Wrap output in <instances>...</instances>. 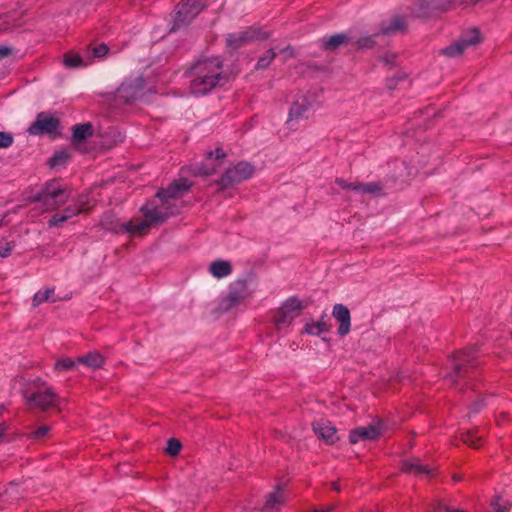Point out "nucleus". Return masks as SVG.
Instances as JSON below:
<instances>
[{
	"label": "nucleus",
	"mask_w": 512,
	"mask_h": 512,
	"mask_svg": "<svg viewBox=\"0 0 512 512\" xmlns=\"http://www.w3.org/2000/svg\"><path fill=\"white\" fill-rule=\"evenodd\" d=\"M458 6H460L459 0H417L414 3L413 13L417 17H425L433 12H444Z\"/></svg>",
	"instance_id": "9"
},
{
	"label": "nucleus",
	"mask_w": 512,
	"mask_h": 512,
	"mask_svg": "<svg viewBox=\"0 0 512 512\" xmlns=\"http://www.w3.org/2000/svg\"><path fill=\"white\" fill-rule=\"evenodd\" d=\"M335 183L344 190L359 192V182H349L343 178H336Z\"/></svg>",
	"instance_id": "36"
},
{
	"label": "nucleus",
	"mask_w": 512,
	"mask_h": 512,
	"mask_svg": "<svg viewBox=\"0 0 512 512\" xmlns=\"http://www.w3.org/2000/svg\"><path fill=\"white\" fill-rule=\"evenodd\" d=\"M13 27L10 17L7 15L0 16V34L10 30Z\"/></svg>",
	"instance_id": "41"
},
{
	"label": "nucleus",
	"mask_w": 512,
	"mask_h": 512,
	"mask_svg": "<svg viewBox=\"0 0 512 512\" xmlns=\"http://www.w3.org/2000/svg\"><path fill=\"white\" fill-rule=\"evenodd\" d=\"M90 50L95 58H102L108 53L109 48L104 43H101L92 48L89 47L88 52H90Z\"/></svg>",
	"instance_id": "39"
},
{
	"label": "nucleus",
	"mask_w": 512,
	"mask_h": 512,
	"mask_svg": "<svg viewBox=\"0 0 512 512\" xmlns=\"http://www.w3.org/2000/svg\"><path fill=\"white\" fill-rule=\"evenodd\" d=\"M276 53L273 49H269L265 52V54L260 57L257 61L256 68L257 69H265L267 68L272 60L275 58Z\"/></svg>",
	"instance_id": "34"
},
{
	"label": "nucleus",
	"mask_w": 512,
	"mask_h": 512,
	"mask_svg": "<svg viewBox=\"0 0 512 512\" xmlns=\"http://www.w3.org/2000/svg\"><path fill=\"white\" fill-rule=\"evenodd\" d=\"M251 296V292L248 289L247 282L244 280H237L230 284L229 292L225 299L221 303V307L224 310H230Z\"/></svg>",
	"instance_id": "11"
},
{
	"label": "nucleus",
	"mask_w": 512,
	"mask_h": 512,
	"mask_svg": "<svg viewBox=\"0 0 512 512\" xmlns=\"http://www.w3.org/2000/svg\"><path fill=\"white\" fill-rule=\"evenodd\" d=\"M331 487H332V489H333V490H335V491H340V489H341V488H340V483H339L338 481H334V482H332V483H331Z\"/></svg>",
	"instance_id": "47"
},
{
	"label": "nucleus",
	"mask_w": 512,
	"mask_h": 512,
	"mask_svg": "<svg viewBox=\"0 0 512 512\" xmlns=\"http://www.w3.org/2000/svg\"><path fill=\"white\" fill-rule=\"evenodd\" d=\"M56 302L57 298L54 297V288H46L45 290L38 291L33 297V306L37 307L44 302Z\"/></svg>",
	"instance_id": "30"
},
{
	"label": "nucleus",
	"mask_w": 512,
	"mask_h": 512,
	"mask_svg": "<svg viewBox=\"0 0 512 512\" xmlns=\"http://www.w3.org/2000/svg\"><path fill=\"white\" fill-rule=\"evenodd\" d=\"M25 405L31 411L45 412L60 406V396L46 382L37 378L23 388Z\"/></svg>",
	"instance_id": "3"
},
{
	"label": "nucleus",
	"mask_w": 512,
	"mask_h": 512,
	"mask_svg": "<svg viewBox=\"0 0 512 512\" xmlns=\"http://www.w3.org/2000/svg\"><path fill=\"white\" fill-rule=\"evenodd\" d=\"M382 190V185L379 182H371V183H360L359 182V192L362 194H378Z\"/></svg>",
	"instance_id": "33"
},
{
	"label": "nucleus",
	"mask_w": 512,
	"mask_h": 512,
	"mask_svg": "<svg viewBox=\"0 0 512 512\" xmlns=\"http://www.w3.org/2000/svg\"><path fill=\"white\" fill-rule=\"evenodd\" d=\"M313 431L328 444H333L337 440L336 428L329 421L318 420L313 422Z\"/></svg>",
	"instance_id": "21"
},
{
	"label": "nucleus",
	"mask_w": 512,
	"mask_h": 512,
	"mask_svg": "<svg viewBox=\"0 0 512 512\" xmlns=\"http://www.w3.org/2000/svg\"><path fill=\"white\" fill-rule=\"evenodd\" d=\"M13 248L14 244L12 242H6L4 245L0 246V257H8L11 254Z\"/></svg>",
	"instance_id": "44"
},
{
	"label": "nucleus",
	"mask_w": 512,
	"mask_h": 512,
	"mask_svg": "<svg viewBox=\"0 0 512 512\" xmlns=\"http://www.w3.org/2000/svg\"><path fill=\"white\" fill-rule=\"evenodd\" d=\"M7 430V425L5 423H0V439L4 435L5 431Z\"/></svg>",
	"instance_id": "46"
},
{
	"label": "nucleus",
	"mask_w": 512,
	"mask_h": 512,
	"mask_svg": "<svg viewBox=\"0 0 512 512\" xmlns=\"http://www.w3.org/2000/svg\"><path fill=\"white\" fill-rule=\"evenodd\" d=\"M209 272L215 278L219 279L230 275L232 272V267L228 261L217 260L210 264Z\"/></svg>",
	"instance_id": "25"
},
{
	"label": "nucleus",
	"mask_w": 512,
	"mask_h": 512,
	"mask_svg": "<svg viewBox=\"0 0 512 512\" xmlns=\"http://www.w3.org/2000/svg\"><path fill=\"white\" fill-rule=\"evenodd\" d=\"M500 501L501 499L497 498L494 502H492V510L490 512H507L509 510V506L500 503Z\"/></svg>",
	"instance_id": "42"
},
{
	"label": "nucleus",
	"mask_w": 512,
	"mask_h": 512,
	"mask_svg": "<svg viewBox=\"0 0 512 512\" xmlns=\"http://www.w3.org/2000/svg\"><path fill=\"white\" fill-rule=\"evenodd\" d=\"M304 309L302 301L296 297L287 299L283 305L275 312L273 322L278 330L288 327L293 320L299 316Z\"/></svg>",
	"instance_id": "6"
},
{
	"label": "nucleus",
	"mask_w": 512,
	"mask_h": 512,
	"mask_svg": "<svg viewBox=\"0 0 512 512\" xmlns=\"http://www.w3.org/2000/svg\"><path fill=\"white\" fill-rule=\"evenodd\" d=\"M11 54V49L5 46H0V59H3Z\"/></svg>",
	"instance_id": "45"
},
{
	"label": "nucleus",
	"mask_w": 512,
	"mask_h": 512,
	"mask_svg": "<svg viewBox=\"0 0 512 512\" xmlns=\"http://www.w3.org/2000/svg\"><path fill=\"white\" fill-rule=\"evenodd\" d=\"M269 37V33L259 28L250 27L244 31L228 34L226 37V46L231 51L252 43L256 40H263Z\"/></svg>",
	"instance_id": "8"
},
{
	"label": "nucleus",
	"mask_w": 512,
	"mask_h": 512,
	"mask_svg": "<svg viewBox=\"0 0 512 512\" xmlns=\"http://www.w3.org/2000/svg\"><path fill=\"white\" fill-rule=\"evenodd\" d=\"M314 99L311 95L302 94L296 98L290 108V119H307L312 114L314 107Z\"/></svg>",
	"instance_id": "14"
},
{
	"label": "nucleus",
	"mask_w": 512,
	"mask_h": 512,
	"mask_svg": "<svg viewBox=\"0 0 512 512\" xmlns=\"http://www.w3.org/2000/svg\"><path fill=\"white\" fill-rule=\"evenodd\" d=\"M87 203L79 199L75 204L68 206L63 212L55 213L49 220L50 226H58L73 216L89 209Z\"/></svg>",
	"instance_id": "17"
},
{
	"label": "nucleus",
	"mask_w": 512,
	"mask_h": 512,
	"mask_svg": "<svg viewBox=\"0 0 512 512\" xmlns=\"http://www.w3.org/2000/svg\"><path fill=\"white\" fill-rule=\"evenodd\" d=\"M254 166L248 162H239L235 166L227 169L218 181L221 190L232 187L253 176Z\"/></svg>",
	"instance_id": "7"
},
{
	"label": "nucleus",
	"mask_w": 512,
	"mask_h": 512,
	"mask_svg": "<svg viewBox=\"0 0 512 512\" xmlns=\"http://www.w3.org/2000/svg\"><path fill=\"white\" fill-rule=\"evenodd\" d=\"M145 81L141 77L123 82L116 91V98L124 103L135 100L144 89Z\"/></svg>",
	"instance_id": "13"
},
{
	"label": "nucleus",
	"mask_w": 512,
	"mask_h": 512,
	"mask_svg": "<svg viewBox=\"0 0 512 512\" xmlns=\"http://www.w3.org/2000/svg\"><path fill=\"white\" fill-rule=\"evenodd\" d=\"M461 439L467 445L477 449L480 447L482 436L478 435V431H467L461 435Z\"/></svg>",
	"instance_id": "31"
},
{
	"label": "nucleus",
	"mask_w": 512,
	"mask_h": 512,
	"mask_svg": "<svg viewBox=\"0 0 512 512\" xmlns=\"http://www.w3.org/2000/svg\"><path fill=\"white\" fill-rule=\"evenodd\" d=\"M77 363L69 357H61L55 362L54 369L58 372L70 371L76 367Z\"/></svg>",
	"instance_id": "32"
},
{
	"label": "nucleus",
	"mask_w": 512,
	"mask_h": 512,
	"mask_svg": "<svg viewBox=\"0 0 512 512\" xmlns=\"http://www.w3.org/2000/svg\"><path fill=\"white\" fill-rule=\"evenodd\" d=\"M332 315L339 322L338 334L342 337L346 336L351 329V315L349 309L343 304H335Z\"/></svg>",
	"instance_id": "18"
},
{
	"label": "nucleus",
	"mask_w": 512,
	"mask_h": 512,
	"mask_svg": "<svg viewBox=\"0 0 512 512\" xmlns=\"http://www.w3.org/2000/svg\"><path fill=\"white\" fill-rule=\"evenodd\" d=\"M481 42L480 34L477 29H473L468 37L462 38L454 44L446 47L443 54L448 57H456L461 55L468 46H474Z\"/></svg>",
	"instance_id": "15"
},
{
	"label": "nucleus",
	"mask_w": 512,
	"mask_h": 512,
	"mask_svg": "<svg viewBox=\"0 0 512 512\" xmlns=\"http://www.w3.org/2000/svg\"><path fill=\"white\" fill-rule=\"evenodd\" d=\"M202 9L203 5L198 0H182L175 10L173 29L190 23Z\"/></svg>",
	"instance_id": "10"
},
{
	"label": "nucleus",
	"mask_w": 512,
	"mask_h": 512,
	"mask_svg": "<svg viewBox=\"0 0 512 512\" xmlns=\"http://www.w3.org/2000/svg\"><path fill=\"white\" fill-rule=\"evenodd\" d=\"M93 133V126L90 123L78 124L73 127V140L81 142Z\"/></svg>",
	"instance_id": "28"
},
{
	"label": "nucleus",
	"mask_w": 512,
	"mask_h": 512,
	"mask_svg": "<svg viewBox=\"0 0 512 512\" xmlns=\"http://www.w3.org/2000/svg\"><path fill=\"white\" fill-rule=\"evenodd\" d=\"M475 347H469L455 353L451 365L453 374L449 378L454 382L456 379L467 378L473 368L478 366Z\"/></svg>",
	"instance_id": "5"
},
{
	"label": "nucleus",
	"mask_w": 512,
	"mask_h": 512,
	"mask_svg": "<svg viewBox=\"0 0 512 512\" xmlns=\"http://www.w3.org/2000/svg\"><path fill=\"white\" fill-rule=\"evenodd\" d=\"M331 510H332V508L330 507V508H328V509H326V510H322V511H318V510H317V511H314V512H330Z\"/></svg>",
	"instance_id": "49"
},
{
	"label": "nucleus",
	"mask_w": 512,
	"mask_h": 512,
	"mask_svg": "<svg viewBox=\"0 0 512 512\" xmlns=\"http://www.w3.org/2000/svg\"><path fill=\"white\" fill-rule=\"evenodd\" d=\"M350 41V37L346 34H336L326 39L323 46L325 50H334L343 44L349 43Z\"/></svg>",
	"instance_id": "29"
},
{
	"label": "nucleus",
	"mask_w": 512,
	"mask_h": 512,
	"mask_svg": "<svg viewBox=\"0 0 512 512\" xmlns=\"http://www.w3.org/2000/svg\"><path fill=\"white\" fill-rule=\"evenodd\" d=\"M330 328L331 325L324 320V317H322L317 322L307 323L304 327V332L309 335L319 336L324 332H328Z\"/></svg>",
	"instance_id": "26"
},
{
	"label": "nucleus",
	"mask_w": 512,
	"mask_h": 512,
	"mask_svg": "<svg viewBox=\"0 0 512 512\" xmlns=\"http://www.w3.org/2000/svg\"><path fill=\"white\" fill-rule=\"evenodd\" d=\"M225 157L226 153L222 148H216L215 151L208 152L204 162L198 168V173L204 176H209L216 173L218 168L222 165L221 161Z\"/></svg>",
	"instance_id": "16"
},
{
	"label": "nucleus",
	"mask_w": 512,
	"mask_h": 512,
	"mask_svg": "<svg viewBox=\"0 0 512 512\" xmlns=\"http://www.w3.org/2000/svg\"><path fill=\"white\" fill-rule=\"evenodd\" d=\"M91 63L89 59H85L80 54L70 51L63 57V64L67 68H80L88 66Z\"/></svg>",
	"instance_id": "24"
},
{
	"label": "nucleus",
	"mask_w": 512,
	"mask_h": 512,
	"mask_svg": "<svg viewBox=\"0 0 512 512\" xmlns=\"http://www.w3.org/2000/svg\"><path fill=\"white\" fill-rule=\"evenodd\" d=\"M78 363L84 364L90 368H100L104 363L103 356L98 352H90L85 356H81L77 359Z\"/></svg>",
	"instance_id": "27"
},
{
	"label": "nucleus",
	"mask_w": 512,
	"mask_h": 512,
	"mask_svg": "<svg viewBox=\"0 0 512 512\" xmlns=\"http://www.w3.org/2000/svg\"><path fill=\"white\" fill-rule=\"evenodd\" d=\"M402 470L406 473L414 474L416 476L433 477L434 468L423 465L418 458L407 459L403 461Z\"/></svg>",
	"instance_id": "20"
},
{
	"label": "nucleus",
	"mask_w": 512,
	"mask_h": 512,
	"mask_svg": "<svg viewBox=\"0 0 512 512\" xmlns=\"http://www.w3.org/2000/svg\"><path fill=\"white\" fill-rule=\"evenodd\" d=\"M182 449V444L179 440L171 438L168 440L166 452L171 456H177Z\"/></svg>",
	"instance_id": "35"
},
{
	"label": "nucleus",
	"mask_w": 512,
	"mask_h": 512,
	"mask_svg": "<svg viewBox=\"0 0 512 512\" xmlns=\"http://www.w3.org/2000/svg\"><path fill=\"white\" fill-rule=\"evenodd\" d=\"M49 429L50 428L48 426H41L40 428L33 431L30 434V437L33 439H41L47 435V433L49 432Z\"/></svg>",
	"instance_id": "43"
},
{
	"label": "nucleus",
	"mask_w": 512,
	"mask_h": 512,
	"mask_svg": "<svg viewBox=\"0 0 512 512\" xmlns=\"http://www.w3.org/2000/svg\"><path fill=\"white\" fill-rule=\"evenodd\" d=\"M288 51H289L290 53H292V50H291V48H290L289 46H288V47H286V48L283 50V52H288Z\"/></svg>",
	"instance_id": "48"
},
{
	"label": "nucleus",
	"mask_w": 512,
	"mask_h": 512,
	"mask_svg": "<svg viewBox=\"0 0 512 512\" xmlns=\"http://www.w3.org/2000/svg\"><path fill=\"white\" fill-rule=\"evenodd\" d=\"M381 430L379 426L376 425H368L363 427H358L351 431L349 435V440L351 443H357L361 440H376L380 437Z\"/></svg>",
	"instance_id": "19"
},
{
	"label": "nucleus",
	"mask_w": 512,
	"mask_h": 512,
	"mask_svg": "<svg viewBox=\"0 0 512 512\" xmlns=\"http://www.w3.org/2000/svg\"><path fill=\"white\" fill-rule=\"evenodd\" d=\"M69 154L66 151H60L55 153V155L50 159V165L52 167L62 165L69 159Z\"/></svg>",
	"instance_id": "38"
},
{
	"label": "nucleus",
	"mask_w": 512,
	"mask_h": 512,
	"mask_svg": "<svg viewBox=\"0 0 512 512\" xmlns=\"http://www.w3.org/2000/svg\"><path fill=\"white\" fill-rule=\"evenodd\" d=\"M70 197V190L62 186L58 181L52 180L46 183L43 191L39 193L35 200L42 203L45 210L52 211L66 203Z\"/></svg>",
	"instance_id": "4"
},
{
	"label": "nucleus",
	"mask_w": 512,
	"mask_h": 512,
	"mask_svg": "<svg viewBox=\"0 0 512 512\" xmlns=\"http://www.w3.org/2000/svg\"><path fill=\"white\" fill-rule=\"evenodd\" d=\"M60 122L53 116H48L45 113H39L35 122L28 128L31 135L53 134L57 132Z\"/></svg>",
	"instance_id": "12"
},
{
	"label": "nucleus",
	"mask_w": 512,
	"mask_h": 512,
	"mask_svg": "<svg viewBox=\"0 0 512 512\" xmlns=\"http://www.w3.org/2000/svg\"><path fill=\"white\" fill-rule=\"evenodd\" d=\"M453 479H454V481H459V479H460V478H459V477L454 476V477H453Z\"/></svg>",
	"instance_id": "50"
},
{
	"label": "nucleus",
	"mask_w": 512,
	"mask_h": 512,
	"mask_svg": "<svg viewBox=\"0 0 512 512\" xmlns=\"http://www.w3.org/2000/svg\"><path fill=\"white\" fill-rule=\"evenodd\" d=\"M190 91L204 95L226 81L223 62L219 57L203 58L194 63L188 71Z\"/></svg>",
	"instance_id": "2"
},
{
	"label": "nucleus",
	"mask_w": 512,
	"mask_h": 512,
	"mask_svg": "<svg viewBox=\"0 0 512 512\" xmlns=\"http://www.w3.org/2000/svg\"><path fill=\"white\" fill-rule=\"evenodd\" d=\"M286 499L287 497L284 489L277 487L267 496L263 510L265 512H276L285 504Z\"/></svg>",
	"instance_id": "22"
},
{
	"label": "nucleus",
	"mask_w": 512,
	"mask_h": 512,
	"mask_svg": "<svg viewBox=\"0 0 512 512\" xmlns=\"http://www.w3.org/2000/svg\"><path fill=\"white\" fill-rule=\"evenodd\" d=\"M406 28V22L402 16L392 17L388 23L383 22L381 25L382 34H393L399 31H403Z\"/></svg>",
	"instance_id": "23"
},
{
	"label": "nucleus",
	"mask_w": 512,
	"mask_h": 512,
	"mask_svg": "<svg viewBox=\"0 0 512 512\" xmlns=\"http://www.w3.org/2000/svg\"><path fill=\"white\" fill-rule=\"evenodd\" d=\"M13 143V137L6 132H0V148H8Z\"/></svg>",
	"instance_id": "40"
},
{
	"label": "nucleus",
	"mask_w": 512,
	"mask_h": 512,
	"mask_svg": "<svg viewBox=\"0 0 512 512\" xmlns=\"http://www.w3.org/2000/svg\"><path fill=\"white\" fill-rule=\"evenodd\" d=\"M190 186L191 183L187 179L174 181L166 189L157 192L156 197L160 199V205L142 207L144 220L136 219L120 223L113 227V230L117 233H128L131 236L146 234L151 226L164 222L170 215L177 212L171 200L181 197Z\"/></svg>",
	"instance_id": "1"
},
{
	"label": "nucleus",
	"mask_w": 512,
	"mask_h": 512,
	"mask_svg": "<svg viewBox=\"0 0 512 512\" xmlns=\"http://www.w3.org/2000/svg\"><path fill=\"white\" fill-rule=\"evenodd\" d=\"M358 49L372 48L375 44L374 36H363L354 42Z\"/></svg>",
	"instance_id": "37"
}]
</instances>
